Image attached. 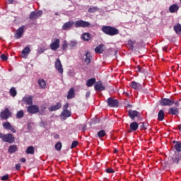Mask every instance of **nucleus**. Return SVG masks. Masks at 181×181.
I'll return each mask as SVG.
<instances>
[{
    "label": "nucleus",
    "instance_id": "14",
    "mask_svg": "<svg viewBox=\"0 0 181 181\" xmlns=\"http://www.w3.org/2000/svg\"><path fill=\"white\" fill-rule=\"evenodd\" d=\"M181 160V153L179 152H175L174 156L172 157L173 163H179Z\"/></svg>",
    "mask_w": 181,
    "mask_h": 181
},
{
    "label": "nucleus",
    "instance_id": "51",
    "mask_svg": "<svg viewBox=\"0 0 181 181\" xmlns=\"http://www.w3.org/2000/svg\"><path fill=\"white\" fill-rule=\"evenodd\" d=\"M21 163H18V164L16 165V170H21Z\"/></svg>",
    "mask_w": 181,
    "mask_h": 181
},
{
    "label": "nucleus",
    "instance_id": "41",
    "mask_svg": "<svg viewBox=\"0 0 181 181\" xmlns=\"http://www.w3.org/2000/svg\"><path fill=\"white\" fill-rule=\"evenodd\" d=\"M62 142L59 141L55 144L54 148L56 151H62Z\"/></svg>",
    "mask_w": 181,
    "mask_h": 181
},
{
    "label": "nucleus",
    "instance_id": "49",
    "mask_svg": "<svg viewBox=\"0 0 181 181\" xmlns=\"http://www.w3.org/2000/svg\"><path fill=\"white\" fill-rule=\"evenodd\" d=\"M37 53H39L40 54H42V53H45V49L40 47L37 50Z\"/></svg>",
    "mask_w": 181,
    "mask_h": 181
},
{
    "label": "nucleus",
    "instance_id": "16",
    "mask_svg": "<svg viewBox=\"0 0 181 181\" xmlns=\"http://www.w3.org/2000/svg\"><path fill=\"white\" fill-rule=\"evenodd\" d=\"M60 108H62V103L58 102L55 105H52L49 107L48 110L52 112L53 111H57V110H60Z\"/></svg>",
    "mask_w": 181,
    "mask_h": 181
},
{
    "label": "nucleus",
    "instance_id": "32",
    "mask_svg": "<svg viewBox=\"0 0 181 181\" xmlns=\"http://www.w3.org/2000/svg\"><path fill=\"white\" fill-rule=\"evenodd\" d=\"M82 39L83 40L88 42V40H90V39H91V35H90V33H85L82 35Z\"/></svg>",
    "mask_w": 181,
    "mask_h": 181
},
{
    "label": "nucleus",
    "instance_id": "3",
    "mask_svg": "<svg viewBox=\"0 0 181 181\" xmlns=\"http://www.w3.org/2000/svg\"><path fill=\"white\" fill-rule=\"evenodd\" d=\"M128 115L132 121H142L141 113L136 110H129L128 111Z\"/></svg>",
    "mask_w": 181,
    "mask_h": 181
},
{
    "label": "nucleus",
    "instance_id": "12",
    "mask_svg": "<svg viewBox=\"0 0 181 181\" xmlns=\"http://www.w3.org/2000/svg\"><path fill=\"white\" fill-rule=\"evenodd\" d=\"M23 33H25V26H21L16 30L15 34L16 39H21L23 36Z\"/></svg>",
    "mask_w": 181,
    "mask_h": 181
},
{
    "label": "nucleus",
    "instance_id": "13",
    "mask_svg": "<svg viewBox=\"0 0 181 181\" xmlns=\"http://www.w3.org/2000/svg\"><path fill=\"white\" fill-rule=\"evenodd\" d=\"M54 66H55V69H57L59 73L62 74V73H63V65H62V61H60V59H59V58L57 59Z\"/></svg>",
    "mask_w": 181,
    "mask_h": 181
},
{
    "label": "nucleus",
    "instance_id": "44",
    "mask_svg": "<svg viewBox=\"0 0 181 181\" xmlns=\"http://www.w3.org/2000/svg\"><path fill=\"white\" fill-rule=\"evenodd\" d=\"M68 46H69V45L67 44V41L64 40L62 44V50H66V49H67Z\"/></svg>",
    "mask_w": 181,
    "mask_h": 181
},
{
    "label": "nucleus",
    "instance_id": "25",
    "mask_svg": "<svg viewBox=\"0 0 181 181\" xmlns=\"http://www.w3.org/2000/svg\"><path fill=\"white\" fill-rule=\"evenodd\" d=\"M16 151H18V146H16V145H11L8 149V153H11V154L15 153Z\"/></svg>",
    "mask_w": 181,
    "mask_h": 181
},
{
    "label": "nucleus",
    "instance_id": "31",
    "mask_svg": "<svg viewBox=\"0 0 181 181\" xmlns=\"http://www.w3.org/2000/svg\"><path fill=\"white\" fill-rule=\"evenodd\" d=\"M25 153L28 155H33L35 153V147L33 146H28L25 151Z\"/></svg>",
    "mask_w": 181,
    "mask_h": 181
},
{
    "label": "nucleus",
    "instance_id": "30",
    "mask_svg": "<svg viewBox=\"0 0 181 181\" xmlns=\"http://www.w3.org/2000/svg\"><path fill=\"white\" fill-rule=\"evenodd\" d=\"M158 121H163L165 119V112L163 110H160L158 114Z\"/></svg>",
    "mask_w": 181,
    "mask_h": 181
},
{
    "label": "nucleus",
    "instance_id": "9",
    "mask_svg": "<svg viewBox=\"0 0 181 181\" xmlns=\"http://www.w3.org/2000/svg\"><path fill=\"white\" fill-rule=\"evenodd\" d=\"M27 111L29 114H37V112L40 111V109L36 105H30L27 107Z\"/></svg>",
    "mask_w": 181,
    "mask_h": 181
},
{
    "label": "nucleus",
    "instance_id": "15",
    "mask_svg": "<svg viewBox=\"0 0 181 181\" xmlns=\"http://www.w3.org/2000/svg\"><path fill=\"white\" fill-rule=\"evenodd\" d=\"M29 53H30V47L27 46L21 52L22 57L26 59L29 56Z\"/></svg>",
    "mask_w": 181,
    "mask_h": 181
},
{
    "label": "nucleus",
    "instance_id": "55",
    "mask_svg": "<svg viewBox=\"0 0 181 181\" xmlns=\"http://www.w3.org/2000/svg\"><path fill=\"white\" fill-rule=\"evenodd\" d=\"M163 52H168V46H165L163 47Z\"/></svg>",
    "mask_w": 181,
    "mask_h": 181
},
{
    "label": "nucleus",
    "instance_id": "43",
    "mask_svg": "<svg viewBox=\"0 0 181 181\" xmlns=\"http://www.w3.org/2000/svg\"><path fill=\"white\" fill-rule=\"evenodd\" d=\"M78 145V141H74L71 144V149H74V148H76Z\"/></svg>",
    "mask_w": 181,
    "mask_h": 181
},
{
    "label": "nucleus",
    "instance_id": "26",
    "mask_svg": "<svg viewBox=\"0 0 181 181\" xmlns=\"http://www.w3.org/2000/svg\"><path fill=\"white\" fill-rule=\"evenodd\" d=\"M173 29H174V31L175 32V33L177 35H181V25H180V23L176 24L173 27Z\"/></svg>",
    "mask_w": 181,
    "mask_h": 181
},
{
    "label": "nucleus",
    "instance_id": "57",
    "mask_svg": "<svg viewBox=\"0 0 181 181\" xmlns=\"http://www.w3.org/2000/svg\"><path fill=\"white\" fill-rule=\"evenodd\" d=\"M14 0H8V4H13Z\"/></svg>",
    "mask_w": 181,
    "mask_h": 181
},
{
    "label": "nucleus",
    "instance_id": "5",
    "mask_svg": "<svg viewBox=\"0 0 181 181\" xmlns=\"http://www.w3.org/2000/svg\"><path fill=\"white\" fill-rule=\"evenodd\" d=\"M2 141L8 144H13L15 142V136L11 133L3 134Z\"/></svg>",
    "mask_w": 181,
    "mask_h": 181
},
{
    "label": "nucleus",
    "instance_id": "42",
    "mask_svg": "<svg viewBox=\"0 0 181 181\" xmlns=\"http://www.w3.org/2000/svg\"><path fill=\"white\" fill-rule=\"evenodd\" d=\"M139 127H140V129H144L146 130L148 128L145 126V122H141L139 124Z\"/></svg>",
    "mask_w": 181,
    "mask_h": 181
},
{
    "label": "nucleus",
    "instance_id": "59",
    "mask_svg": "<svg viewBox=\"0 0 181 181\" xmlns=\"http://www.w3.org/2000/svg\"><path fill=\"white\" fill-rule=\"evenodd\" d=\"M179 131H181V124L178 126Z\"/></svg>",
    "mask_w": 181,
    "mask_h": 181
},
{
    "label": "nucleus",
    "instance_id": "22",
    "mask_svg": "<svg viewBox=\"0 0 181 181\" xmlns=\"http://www.w3.org/2000/svg\"><path fill=\"white\" fill-rule=\"evenodd\" d=\"M23 100L28 105H33V96L30 95V96L25 97L23 98Z\"/></svg>",
    "mask_w": 181,
    "mask_h": 181
},
{
    "label": "nucleus",
    "instance_id": "21",
    "mask_svg": "<svg viewBox=\"0 0 181 181\" xmlns=\"http://www.w3.org/2000/svg\"><path fill=\"white\" fill-rule=\"evenodd\" d=\"M69 117H71V112L69 110H63L61 113V117L63 118V119H67Z\"/></svg>",
    "mask_w": 181,
    "mask_h": 181
},
{
    "label": "nucleus",
    "instance_id": "56",
    "mask_svg": "<svg viewBox=\"0 0 181 181\" xmlns=\"http://www.w3.org/2000/svg\"><path fill=\"white\" fill-rule=\"evenodd\" d=\"M86 98L90 97V92H87V93H86Z\"/></svg>",
    "mask_w": 181,
    "mask_h": 181
},
{
    "label": "nucleus",
    "instance_id": "52",
    "mask_svg": "<svg viewBox=\"0 0 181 181\" xmlns=\"http://www.w3.org/2000/svg\"><path fill=\"white\" fill-rule=\"evenodd\" d=\"M20 162L23 163H25V162H26V158H22L20 159Z\"/></svg>",
    "mask_w": 181,
    "mask_h": 181
},
{
    "label": "nucleus",
    "instance_id": "11",
    "mask_svg": "<svg viewBox=\"0 0 181 181\" xmlns=\"http://www.w3.org/2000/svg\"><path fill=\"white\" fill-rule=\"evenodd\" d=\"M3 128H4V129H8V131H11V132H13V134H16V129H15V127H13L9 122H6L3 123Z\"/></svg>",
    "mask_w": 181,
    "mask_h": 181
},
{
    "label": "nucleus",
    "instance_id": "35",
    "mask_svg": "<svg viewBox=\"0 0 181 181\" xmlns=\"http://www.w3.org/2000/svg\"><path fill=\"white\" fill-rule=\"evenodd\" d=\"M127 45L129 46L130 50H134V46L135 45V41H132V40H129L127 41Z\"/></svg>",
    "mask_w": 181,
    "mask_h": 181
},
{
    "label": "nucleus",
    "instance_id": "58",
    "mask_svg": "<svg viewBox=\"0 0 181 181\" xmlns=\"http://www.w3.org/2000/svg\"><path fill=\"white\" fill-rule=\"evenodd\" d=\"M3 134L2 133H0V139H2V138H3Z\"/></svg>",
    "mask_w": 181,
    "mask_h": 181
},
{
    "label": "nucleus",
    "instance_id": "6",
    "mask_svg": "<svg viewBox=\"0 0 181 181\" xmlns=\"http://www.w3.org/2000/svg\"><path fill=\"white\" fill-rule=\"evenodd\" d=\"M160 104L163 107H170L175 104V100L173 98H163L160 100Z\"/></svg>",
    "mask_w": 181,
    "mask_h": 181
},
{
    "label": "nucleus",
    "instance_id": "2",
    "mask_svg": "<svg viewBox=\"0 0 181 181\" xmlns=\"http://www.w3.org/2000/svg\"><path fill=\"white\" fill-rule=\"evenodd\" d=\"M102 32L108 36H115L119 34V30H118V29L107 25L102 27Z\"/></svg>",
    "mask_w": 181,
    "mask_h": 181
},
{
    "label": "nucleus",
    "instance_id": "28",
    "mask_svg": "<svg viewBox=\"0 0 181 181\" xmlns=\"http://www.w3.org/2000/svg\"><path fill=\"white\" fill-rule=\"evenodd\" d=\"M103 47H104V45H99L98 46H97L95 48V53H98L99 54L103 53L104 49H103Z\"/></svg>",
    "mask_w": 181,
    "mask_h": 181
},
{
    "label": "nucleus",
    "instance_id": "46",
    "mask_svg": "<svg viewBox=\"0 0 181 181\" xmlns=\"http://www.w3.org/2000/svg\"><path fill=\"white\" fill-rule=\"evenodd\" d=\"M9 180V175H5L1 177V180L5 181V180Z\"/></svg>",
    "mask_w": 181,
    "mask_h": 181
},
{
    "label": "nucleus",
    "instance_id": "19",
    "mask_svg": "<svg viewBox=\"0 0 181 181\" xmlns=\"http://www.w3.org/2000/svg\"><path fill=\"white\" fill-rule=\"evenodd\" d=\"M168 114H170V115H179V108H177L176 107H170L168 110Z\"/></svg>",
    "mask_w": 181,
    "mask_h": 181
},
{
    "label": "nucleus",
    "instance_id": "63",
    "mask_svg": "<svg viewBox=\"0 0 181 181\" xmlns=\"http://www.w3.org/2000/svg\"><path fill=\"white\" fill-rule=\"evenodd\" d=\"M180 4H181V0H180Z\"/></svg>",
    "mask_w": 181,
    "mask_h": 181
},
{
    "label": "nucleus",
    "instance_id": "40",
    "mask_svg": "<svg viewBox=\"0 0 181 181\" xmlns=\"http://www.w3.org/2000/svg\"><path fill=\"white\" fill-rule=\"evenodd\" d=\"M106 134H105V130H100L98 132V136L99 138H104V136H105Z\"/></svg>",
    "mask_w": 181,
    "mask_h": 181
},
{
    "label": "nucleus",
    "instance_id": "38",
    "mask_svg": "<svg viewBox=\"0 0 181 181\" xmlns=\"http://www.w3.org/2000/svg\"><path fill=\"white\" fill-rule=\"evenodd\" d=\"M175 148L177 152H181V143L180 141H177L175 145Z\"/></svg>",
    "mask_w": 181,
    "mask_h": 181
},
{
    "label": "nucleus",
    "instance_id": "27",
    "mask_svg": "<svg viewBox=\"0 0 181 181\" xmlns=\"http://www.w3.org/2000/svg\"><path fill=\"white\" fill-rule=\"evenodd\" d=\"M95 84V78H92L86 81L87 87H93Z\"/></svg>",
    "mask_w": 181,
    "mask_h": 181
},
{
    "label": "nucleus",
    "instance_id": "61",
    "mask_svg": "<svg viewBox=\"0 0 181 181\" xmlns=\"http://www.w3.org/2000/svg\"><path fill=\"white\" fill-rule=\"evenodd\" d=\"M114 151H115V153L118 152V150H117V149H115Z\"/></svg>",
    "mask_w": 181,
    "mask_h": 181
},
{
    "label": "nucleus",
    "instance_id": "17",
    "mask_svg": "<svg viewBox=\"0 0 181 181\" xmlns=\"http://www.w3.org/2000/svg\"><path fill=\"white\" fill-rule=\"evenodd\" d=\"M130 87L134 88V90H141L142 88V84L133 81L130 83Z\"/></svg>",
    "mask_w": 181,
    "mask_h": 181
},
{
    "label": "nucleus",
    "instance_id": "33",
    "mask_svg": "<svg viewBox=\"0 0 181 181\" xmlns=\"http://www.w3.org/2000/svg\"><path fill=\"white\" fill-rule=\"evenodd\" d=\"M98 11H99L98 7L97 6H93V7H90L88 10V12L89 13H95V12H97Z\"/></svg>",
    "mask_w": 181,
    "mask_h": 181
},
{
    "label": "nucleus",
    "instance_id": "24",
    "mask_svg": "<svg viewBox=\"0 0 181 181\" xmlns=\"http://www.w3.org/2000/svg\"><path fill=\"white\" fill-rule=\"evenodd\" d=\"M75 94H74V88H71L68 91V95H66L67 100H71V98H74Z\"/></svg>",
    "mask_w": 181,
    "mask_h": 181
},
{
    "label": "nucleus",
    "instance_id": "7",
    "mask_svg": "<svg viewBox=\"0 0 181 181\" xmlns=\"http://www.w3.org/2000/svg\"><path fill=\"white\" fill-rule=\"evenodd\" d=\"M107 105L111 108H118V105H119V102L117 99H114L112 98H107Z\"/></svg>",
    "mask_w": 181,
    "mask_h": 181
},
{
    "label": "nucleus",
    "instance_id": "34",
    "mask_svg": "<svg viewBox=\"0 0 181 181\" xmlns=\"http://www.w3.org/2000/svg\"><path fill=\"white\" fill-rule=\"evenodd\" d=\"M38 84L40 88H46V81H45L44 79H39Z\"/></svg>",
    "mask_w": 181,
    "mask_h": 181
},
{
    "label": "nucleus",
    "instance_id": "36",
    "mask_svg": "<svg viewBox=\"0 0 181 181\" xmlns=\"http://www.w3.org/2000/svg\"><path fill=\"white\" fill-rule=\"evenodd\" d=\"M23 117H25V112H23V110H20L17 112L16 118L21 119V118H23Z\"/></svg>",
    "mask_w": 181,
    "mask_h": 181
},
{
    "label": "nucleus",
    "instance_id": "54",
    "mask_svg": "<svg viewBox=\"0 0 181 181\" xmlns=\"http://www.w3.org/2000/svg\"><path fill=\"white\" fill-rule=\"evenodd\" d=\"M54 139H59V138H60V136L59 134H54Z\"/></svg>",
    "mask_w": 181,
    "mask_h": 181
},
{
    "label": "nucleus",
    "instance_id": "4",
    "mask_svg": "<svg viewBox=\"0 0 181 181\" xmlns=\"http://www.w3.org/2000/svg\"><path fill=\"white\" fill-rule=\"evenodd\" d=\"M11 117H12V112H11L8 108H6L0 112V118L1 120L7 121V119H9Z\"/></svg>",
    "mask_w": 181,
    "mask_h": 181
},
{
    "label": "nucleus",
    "instance_id": "1",
    "mask_svg": "<svg viewBox=\"0 0 181 181\" xmlns=\"http://www.w3.org/2000/svg\"><path fill=\"white\" fill-rule=\"evenodd\" d=\"M74 25V28H90L91 26V23L88 21H85L83 20H78L76 21H69L66 23H65L62 25V30H70L71 28H73V25Z\"/></svg>",
    "mask_w": 181,
    "mask_h": 181
},
{
    "label": "nucleus",
    "instance_id": "23",
    "mask_svg": "<svg viewBox=\"0 0 181 181\" xmlns=\"http://www.w3.org/2000/svg\"><path fill=\"white\" fill-rule=\"evenodd\" d=\"M169 11L171 13H175L179 11V6L177 4H173L169 7Z\"/></svg>",
    "mask_w": 181,
    "mask_h": 181
},
{
    "label": "nucleus",
    "instance_id": "29",
    "mask_svg": "<svg viewBox=\"0 0 181 181\" xmlns=\"http://www.w3.org/2000/svg\"><path fill=\"white\" fill-rule=\"evenodd\" d=\"M85 63H86V64H90L91 63V54L88 52L86 53Z\"/></svg>",
    "mask_w": 181,
    "mask_h": 181
},
{
    "label": "nucleus",
    "instance_id": "50",
    "mask_svg": "<svg viewBox=\"0 0 181 181\" xmlns=\"http://www.w3.org/2000/svg\"><path fill=\"white\" fill-rule=\"evenodd\" d=\"M69 108V103H66L64 106H63V110H68L67 109Z\"/></svg>",
    "mask_w": 181,
    "mask_h": 181
},
{
    "label": "nucleus",
    "instance_id": "20",
    "mask_svg": "<svg viewBox=\"0 0 181 181\" xmlns=\"http://www.w3.org/2000/svg\"><path fill=\"white\" fill-rule=\"evenodd\" d=\"M130 130H129V132H134L138 129L139 127V124L136 122H133L130 124Z\"/></svg>",
    "mask_w": 181,
    "mask_h": 181
},
{
    "label": "nucleus",
    "instance_id": "39",
    "mask_svg": "<svg viewBox=\"0 0 181 181\" xmlns=\"http://www.w3.org/2000/svg\"><path fill=\"white\" fill-rule=\"evenodd\" d=\"M16 94H17L16 89L13 87L11 88L10 89V95H11V97H16Z\"/></svg>",
    "mask_w": 181,
    "mask_h": 181
},
{
    "label": "nucleus",
    "instance_id": "60",
    "mask_svg": "<svg viewBox=\"0 0 181 181\" xmlns=\"http://www.w3.org/2000/svg\"><path fill=\"white\" fill-rule=\"evenodd\" d=\"M56 16H59V13H55Z\"/></svg>",
    "mask_w": 181,
    "mask_h": 181
},
{
    "label": "nucleus",
    "instance_id": "45",
    "mask_svg": "<svg viewBox=\"0 0 181 181\" xmlns=\"http://www.w3.org/2000/svg\"><path fill=\"white\" fill-rule=\"evenodd\" d=\"M0 59H1V60H3V62H6V60H8V57L5 54H2L0 56Z\"/></svg>",
    "mask_w": 181,
    "mask_h": 181
},
{
    "label": "nucleus",
    "instance_id": "8",
    "mask_svg": "<svg viewBox=\"0 0 181 181\" xmlns=\"http://www.w3.org/2000/svg\"><path fill=\"white\" fill-rule=\"evenodd\" d=\"M51 50L56 51L60 47V40L59 38L54 39V41L49 45Z\"/></svg>",
    "mask_w": 181,
    "mask_h": 181
},
{
    "label": "nucleus",
    "instance_id": "48",
    "mask_svg": "<svg viewBox=\"0 0 181 181\" xmlns=\"http://www.w3.org/2000/svg\"><path fill=\"white\" fill-rule=\"evenodd\" d=\"M136 71H139L140 73H144V69H142L141 66H138L136 68Z\"/></svg>",
    "mask_w": 181,
    "mask_h": 181
},
{
    "label": "nucleus",
    "instance_id": "62",
    "mask_svg": "<svg viewBox=\"0 0 181 181\" xmlns=\"http://www.w3.org/2000/svg\"><path fill=\"white\" fill-rule=\"evenodd\" d=\"M86 126H84L83 128V130L86 129Z\"/></svg>",
    "mask_w": 181,
    "mask_h": 181
},
{
    "label": "nucleus",
    "instance_id": "53",
    "mask_svg": "<svg viewBox=\"0 0 181 181\" xmlns=\"http://www.w3.org/2000/svg\"><path fill=\"white\" fill-rule=\"evenodd\" d=\"M174 104H175V107H180V104L179 103V101L174 102Z\"/></svg>",
    "mask_w": 181,
    "mask_h": 181
},
{
    "label": "nucleus",
    "instance_id": "37",
    "mask_svg": "<svg viewBox=\"0 0 181 181\" xmlns=\"http://www.w3.org/2000/svg\"><path fill=\"white\" fill-rule=\"evenodd\" d=\"M69 46V47H71V49H74V47H76V46H77V41H74V40L70 41Z\"/></svg>",
    "mask_w": 181,
    "mask_h": 181
},
{
    "label": "nucleus",
    "instance_id": "18",
    "mask_svg": "<svg viewBox=\"0 0 181 181\" xmlns=\"http://www.w3.org/2000/svg\"><path fill=\"white\" fill-rule=\"evenodd\" d=\"M95 91H104V90H105V87L103 86V82H101V81L95 84Z\"/></svg>",
    "mask_w": 181,
    "mask_h": 181
},
{
    "label": "nucleus",
    "instance_id": "47",
    "mask_svg": "<svg viewBox=\"0 0 181 181\" xmlns=\"http://www.w3.org/2000/svg\"><path fill=\"white\" fill-rule=\"evenodd\" d=\"M106 173H115V171L112 168H107L105 170Z\"/></svg>",
    "mask_w": 181,
    "mask_h": 181
},
{
    "label": "nucleus",
    "instance_id": "10",
    "mask_svg": "<svg viewBox=\"0 0 181 181\" xmlns=\"http://www.w3.org/2000/svg\"><path fill=\"white\" fill-rule=\"evenodd\" d=\"M43 12L42 11H33L30 13L29 19L31 21H35V19H37V18H40L42 16Z\"/></svg>",
    "mask_w": 181,
    "mask_h": 181
}]
</instances>
